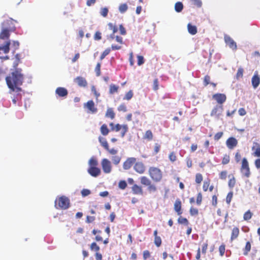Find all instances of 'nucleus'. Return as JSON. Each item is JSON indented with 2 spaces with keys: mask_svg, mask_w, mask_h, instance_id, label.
I'll list each match as a JSON object with an SVG mask.
<instances>
[{
  "mask_svg": "<svg viewBox=\"0 0 260 260\" xmlns=\"http://www.w3.org/2000/svg\"><path fill=\"white\" fill-rule=\"evenodd\" d=\"M55 92L59 96L64 97L67 95L68 90L63 87H58L56 89Z\"/></svg>",
  "mask_w": 260,
  "mask_h": 260,
  "instance_id": "15",
  "label": "nucleus"
},
{
  "mask_svg": "<svg viewBox=\"0 0 260 260\" xmlns=\"http://www.w3.org/2000/svg\"><path fill=\"white\" fill-rule=\"evenodd\" d=\"M250 249H251L250 243L249 242H247L246 243V246H245V247L244 249V254L245 255H247L248 252L250 250Z\"/></svg>",
  "mask_w": 260,
  "mask_h": 260,
  "instance_id": "32",
  "label": "nucleus"
},
{
  "mask_svg": "<svg viewBox=\"0 0 260 260\" xmlns=\"http://www.w3.org/2000/svg\"><path fill=\"white\" fill-rule=\"evenodd\" d=\"M75 81L80 86L85 87L87 84L85 79L82 77H77L75 79Z\"/></svg>",
  "mask_w": 260,
  "mask_h": 260,
  "instance_id": "17",
  "label": "nucleus"
},
{
  "mask_svg": "<svg viewBox=\"0 0 260 260\" xmlns=\"http://www.w3.org/2000/svg\"><path fill=\"white\" fill-rule=\"evenodd\" d=\"M223 133L222 132H219L217 133L215 136H214V139L216 141H218L219 140L222 136Z\"/></svg>",
  "mask_w": 260,
  "mask_h": 260,
  "instance_id": "56",
  "label": "nucleus"
},
{
  "mask_svg": "<svg viewBox=\"0 0 260 260\" xmlns=\"http://www.w3.org/2000/svg\"><path fill=\"white\" fill-rule=\"evenodd\" d=\"M224 39L225 43L233 50L237 49L236 43L228 35H224Z\"/></svg>",
  "mask_w": 260,
  "mask_h": 260,
  "instance_id": "7",
  "label": "nucleus"
},
{
  "mask_svg": "<svg viewBox=\"0 0 260 260\" xmlns=\"http://www.w3.org/2000/svg\"><path fill=\"white\" fill-rule=\"evenodd\" d=\"M122 131L121 132V137L123 138L125 136V133L128 131V126L126 124L122 125Z\"/></svg>",
  "mask_w": 260,
  "mask_h": 260,
  "instance_id": "36",
  "label": "nucleus"
},
{
  "mask_svg": "<svg viewBox=\"0 0 260 260\" xmlns=\"http://www.w3.org/2000/svg\"><path fill=\"white\" fill-rule=\"evenodd\" d=\"M144 138L149 140H151L153 138V134L151 131L150 130L147 131L145 133Z\"/></svg>",
  "mask_w": 260,
  "mask_h": 260,
  "instance_id": "31",
  "label": "nucleus"
},
{
  "mask_svg": "<svg viewBox=\"0 0 260 260\" xmlns=\"http://www.w3.org/2000/svg\"><path fill=\"white\" fill-rule=\"evenodd\" d=\"M89 167H95L98 165L97 160L93 157H91L88 161Z\"/></svg>",
  "mask_w": 260,
  "mask_h": 260,
  "instance_id": "24",
  "label": "nucleus"
},
{
  "mask_svg": "<svg viewBox=\"0 0 260 260\" xmlns=\"http://www.w3.org/2000/svg\"><path fill=\"white\" fill-rule=\"evenodd\" d=\"M150 256V254L148 250H145L143 251V258L144 259L148 258Z\"/></svg>",
  "mask_w": 260,
  "mask_h": 260,
  "instance_id": "57",
  "label": "nucleus"
},
{
  "mask_svg": "<svg viewBox=\"0 0 260 260\" xmlns=\"http://www.w3.org/2000/svg\"><path fill=\"white\" fill-rule=\"evenodd\" d=\"M202 201V196L201 193H199L198 194L197 198V204L198 205H200Z\"/></svg>",
  "mask_w": 260,
  "mask_h": 260,
  "instance_id": "51",
  "label": "nucleus"
},
{
  "mask_svg": "<svg viewBox=\"0 0 260 260\" xmlns=\"http://www.w3.org/2000/svg\"><path fill=\"white\" fill-rule=\"evenodd\" d=\"M122 128V125L119 124H117L114 127L112 128V130H115L116 132H118Z\"/></svg>",
  "mask_w": 260,
  "mask_h": 260,
  "instance_id": "64",
  "label": "nucleus"
},
{
  "mask_svg": "<svg viewBox=\"0 0 260 260\" xmlns=\"http://www.w3.org/2000/svg\"><path fill=\"white\" fill-rule=\"evenodd\" d=\"M111 159L114 165H117L121 160V157L119 156L115 155L112 156Z\"/></svg>",
  "mask_w": 260,
  "mask_h": 260,
  "instance_id": "30",
  "label": "nucleus"
},
{
  "mask_svg": "<svg viewBox=\"0 0 260 260\" xmlns=\"http://www.w3.org/2000/svg\"><path fill=\"white\" fill-rule=\"evenodd\" d=\"M109 132V131L107 127V126L105 124L102 125L101 127V132L102 135L104 136H106L108 134Z\"/></svg>",
  "mask_w": 260,
  "mask_h": 260,
  "instance_id": "26",
  "label": "nucleus"
},
{
  "mask_svg": "<svg viewBox=\"0 0 260 260\" xmlns=\"http://www.w3.org/2000/svg\"><path fill=\"white\" fill-rule=\"evenodd\" d=\"M243 69L241 68L238 69L237 73V77L238 78L242 77L243 76Z\"/></svg>",
  "mask_w": 260,
  "mask_h": 260,
  "instance_id": "52",
  "label": "nucleus"
},
{
  "mask_svg": "<svg viewBox=\"0 0 260 260\" xmlns=\"http://www.w3.org/2000/svg\"><path fill=\"white\" fill-rule=\"evenodd\" d=\"M88 173L92 176L96 177L99 176L101 174V170L95 167H89L87 170Z\"/></svg>",
  "mask_w": 260,
  "mask_h": 260,
  "instance_id": "11",
  "label": "nucleus"
},
{
  "mask_svg": "<svg viewBox=\"0 0 260 260\" xmlns=\"http://www.w3.org/2000/svg\"><path fill=\"white\" fill-rule=\"evenodd\" d=\"M99 141L100 142V143L101 144V145L106 149V150H108V144L105 138H103V137H100L99 138Z\"/></svg>",
  "mask_w": 260,
  "mask_h": 260,
  "instance_id": "23",
  "label": "nucleus"
},
{
  "mask_svg": "<svg viewBox=\"0 0 260 260\" xmlns=\"http://www.w3.org/2000/svg\"><path fill=\"white\" fill-rule=\"evenodd\" d=\"M94 219H95V217L87 216L86 217V221L87 223H90V222H92L93 221H94Z\"/></svg>",
  "mask_w": 260,
  "mask_h": 260,
  "instance_id": "62",
  "label": "nucleus"
},
{
  "mask_svg": "<svg viewBox=\"0 0 260 260\" xmlns=\"http://www.w3.org/2000/svg\"><path fill=\"white\" fill-rule=\"evenodd\" d=\"M241 172L245 177L248 178L250 175V169L249 167L248 162L246 158L242 159Z\"/></svg>",
  "mask_w": 260,
  "mask_h": 260,
  "instance_id": "5",
  "label": "nucleus"
},
{
  "mask_svg": "<svg viewBox=\"0 0 260 260\" xmlns=\"http://www.w3.org/2000/svg\"><path fill=\"white\" fill-rule=\"evenodd\" d=\"M237 140L233 137L229 138L226 142L227 147L230 149H233L237 146Z\"/></svg>",
  "mask_w": 260,
  "mask_h": 260,
  "instance_id": "12",
  "label": "nucleus"
},
{
  "mask_svg": "<svg viewBox=\"0 0 260 260\" xmlns=\"http://www.w3.org/2000/svg\"><path fill=\"white\" fill-rule=\"evenodd\" d=\"M223 111V107L221 105H216L212 110L211 113V116H214L217 118L221 115Z\"/></svg>",
  "mask_w": 260,
  "mask_h": 260,
  "instance_id": "8",
  "label": "nucleus"
},
{
  "mask_svg": "<svg viewBox=\"0 0 260 260\" xmlns=\"http://www.w3.org/2000/svg\"><path fill=\"white\" fill-rule=\"evenodd\" d=\"M111 50L110 48L106 49L101 55L100 58L101 60L103 59L107 55H108Z\"/></svg>",
  "mask_w": 260,
  "mask_h": 260,
  "instance_id": "37",
  "label": "nucleus"
},
{
  "mask_svg": "<svg viewBox=\"0 0 260 260\" xmlns=\"http://www.w3.org/2000/svg\"><path fill=\"white\" fill-rule=\"evenodd\" d=\"M209 186V182L208 181H205L204 182V184H203V190L205 191H206L208 190Z\"/></svg>",
  "mask_w": 260,
  "mask_h": 260,
  "instance_id": "60",
  "label": "nucleus"
},
{
  "mask_svg": "<svg viewBox=\"0 0 260 260\" xmlns=\"http://www.w3.org/2000/svg\"><path fill=\"white\" fill-rule=\"evenodd\" d=\"M108 13V9L107 8H102L100 11V14L104 17H106Z\"/></svg>",
  "mask_w": 260,
  "mask_h": 260,
  "instance_id": "33",
  "label": "nucleus"
},
{
  "mask_svg": "<svg viewBox=\"0 0 260 260\" xmlns=\"http://www.w3.org/2000/svg\"><path fill=\"white\" fill-rule=\"evenodd\" d=\"M176 155H175V154L173 152L171 153L169 155V158H170V160L172 161H174L176 160Z\"/></svg>",
  "mask_w": 260,
  "mask_h": 260,
  "instance_id": "63",
  "label": "nucleus"
},
{
  "mask_svg": "<svg viewBox=\"0 0 260 260\" xmlns=\"http://www.w3.org/2000/svg\"><path fill=\"white\" fill-rule=\"evenodd\" d=\"M132 190L135 194H142V189L141 187L135 184L132 187Z\"/></svg>",
  "mask_w": 260,
  "mask_h": 260,
  "instance_id": "22",
  "label": "nucleus"
},
{
  "mask_svg": "<svg viewBox=\"0 0 260 260\" xmlns=\"http://www.w3.org/2000/svg\"><path fill=\"white\" fill-rule=\"evenodd\" d=\"M227 172L226 171H222L220 174V178L221 179H225L226 178Z\"/></svg>",
  "mask_w": 260,
  "mask_h": 260,
  "instance_id": "58",
  "label": "nucleus"
},
{
  "mask_svg": "<svg viewBox=\"0 0 260 260\" xmlns=\"http://www.w3.org/2000/svg\"><path fill=\"white\" fill-rule=\"evenodd\" d=\"M118 110L119 111H123V112H126V107L124 105L122 104V105H120L118 107Z\"/></svg>",
  "mask_w": 260,
  "mask_h": 260,
  "instance_id": "59",
  "label": "nucleus"
},
{
  "mask_svg": "<svg viewBox=\"0 0 260 260\" xmlns=\"http://www.w3.org/2000/svg\"><path fill=\"white\" fill-rule=\"evenodd\" d=\"M101 166L104 173H110L112 171V164L111 161L107 158H103L101 161Z\"/></svg>",
  "mask_w": 260,
  "mask_h": 260,
  "instance_id": "6",
  "label": "nucleus"
},
{
  "mask_svg": "<svg viewBox=\"0 0 260 260\" xmlns=\"http://www.w3.org/2000/svg\"><path fill=\"white\" fill-rule=\"evenodd\" d=\"M203 180V177L201 174H197L196 176V182L200 183Z\"/></svg>",
  "mask_w": 260,
  "mask_h": 260,
  "instance_id": "43",
  "label": "nucleus"
},
{
  "mask_svg": "<svg viewBox=\"0 0 260 260\" xmlns=\"http://www.w3.org/2000/svg\"><path fill=\"white\" fill-rule=\"evenodd\" d=\"M149 174L155 182H159L162 178V173L160 170L156 167H150L149 169Z\"/></svg>",
  "mask_w": 260,
  "mask_h": 260,
  "instance_id": "3",
  "label": "nucleus"
},
{
  "mask_svg": "<svg viewBox=\"0 0 260 260\" xmlns=\"http://www.w3.org/2000/svg\"><path fill=\"white\" fill-rule=\"evenodd\" d=\"M91 193L90 191L87 189H83L81 191V194L83 197H86L90 194Z\"/></svg>",
  "mask_w": 260,
  "mask_h": 260,
  "instance_id": "47",
  "label": "nucleus"
},
{
  "mask_svg": "<svg viewBox=\"0 0 260 260\" xmlns=\"http://www.w3.org/2000/svg\"><path fill=\"white\" fill-rule=\"evenodd\" d=\"M108 26H109V29H110L111 30H112L113 34H115L116 32H117V27L115 25H113L112 23H109Z\"/></svg>",
  "mask_w": 260,
  "mask_h": 260,
  "instance_id": "45",
  "label": "nucleus"
},
{
  "mask_svg": "<svg viewBox=\"0 0 260 260\" xmlns=\"http://www.w3.org/2000/svg\"><path fill=\"white\" fill-rule=\"evenodd\" d=\"M148 190L150 192H154L156 190V187L154 184H152L151 183L150 185L148 186Z\"/></svg>",
  "mask_w": 260,
  "mask_h": 260,
  "instance_id": "49",
  "label": "nucleus"
},
{
  "mask_svg": "<svg viewBox=\"0 0 260 260\" xmlns=\"http://www.w3.org/2000/svg\"><path fill=\"white\" fill-rule=\"evenodd\" d=\"M178 222L180 224H184L186 225L188 224V221L185 218L180 217L178 219Z\"/></svg>",
  "mask_w": 260,
  "mask_h": 260,
  "instance_id": "34",
  "label": "nucleus"
},
{
  "mask_svg": "<svg viewBox=\"0 0 260 260\" xmlns=\"http://www.w3.org/2000/svg\"><path fill=\"white\" fill-rule=\"evenodd\" d=\"M141 183L145 185V186H148L150 185V183H151V181L149 179H148L147 177L145 176H143L141 177L140 178Z\"/></svg>",
  "mask_w": 260,
  "mask_h": 260,
  "instance_id": "21",
  "label": "nucleus"
},
{
  "mask_svg": "<svg viewBox=\"0 0 260 260\" xmlns=\"http://www.w3.org/2000/svg\"><path fill=\"white\" fill-rule=\"evenodd\" d=\"M106 116L107 117H110L112 119H114L115 117V113L113 112V110L111 108H109L107 109V111L106 113Z\"/></svg>",
  "mask_w": 260,
  "mask_h": 260,
  "instance_id": "25",
  "label": "nucleus"
},
{
  "mask_svg": "<svg viewBox=\"0 0 260 260\" xmlns=\"http://www.w3.org/2000/svg\"><path fill=\"white\" fill-rule=\"evenodd\" d=\"M239 229L237 227L234 228L232 230L231 240L232 241H233V240L237 238L239 235Z\"/></svg>",
  "mask_w": 260,
  "mask_h": 260,
  "instance_id": "20",
  "label": "nucleus"
},
{
  "mask_svg": "<svg viewBox=\"0 0 260 260\" xmlns=\"http://www.w3.org/2000/svg\"><path fill=\"white\" fill-rule=\"evenodd\" d=\"M119 30L120 31V34L122 35H125L126 34V30L124 27L123 26V25L121 24L119 25Z\"/></svg>",
  "mask_w": 260,
  "mask_h": 260,
  "instance_id": "61",
  "label": "nucleus"
},
{
  "mask_svg": "<svg viewBox=\"0 0 260 260\" xmlns=\"http://www.w3.org/2000/svg\"><path fill=\"white\" fill-rule=\"evenodd\" d=\"M183 8V5L181 2H177L175 5V10L177 12H180Z\"/></svg>",
  "mask_w": 260,
  "mask_h": 260,
  "instance_id": "27",
  "label": "nucleus"
},
{
  "mask_svg": "<svg viewBox=\"0 0 260 260\" xmlns=\"http://www.w3.org/2000/svg\"><path fill=\"white\" fill-rule=\"evenodd\" d=\"M219 250L221 256H223L225 252V246L224 245H221L219 248Z\"/></svg>",
  "mask_w": 260,
  "mask_h": 260,
  "instance_id": "53",
  "label": "nucleus"
},
{
  "mask_svg": "<svg viewBox=\"0 0 260 260\" xmlns=\"http://www.w3.org/2000/svg\"><path fill=\"white\" fill-rule=\"evenodd\" d=\"M236 180L234 177H232L229 181V186L230 188H233L235 185Z\"/></svg>",
  "mask_w": 260,
  "mask_h": 260,
  "instance_id": "38",
  "label": "nucleus"
},
{
  "mask_svg": "<svg viewBox=\"0 0 260 260\" xmlns=\"http://www.w3.org/2000/svg\"><path fill=\"white\" fill-rule=\"evenodd\" d=\"M118 185L120 188L124 189L126 188L127 184L125 181H120Z\"/></svg>",
  "mask_w": 260,
  "mask_h": 260,
  "instance_id": "46",
  "label": "nucleus"
},
{
  "mask_svg": "<svg viewBox=\"0 0 260 260\" xmlns=\"http://www.w3.org/2000/svg\"><path fill=\"white\" fill-rule=\"evenodd\" d=\"M92 113L97 112V109L94 107V103L92 101H89L85 106Z\"/></svg>",
  "mask_w": 260,
  "mask_h": 260,
  "instance_id": "14",
  "label": "nucleus"
},
{
  "mask_svg": "<svg viewBox=\"0 0 260 260\" xmlns=\"http://www.w3.org/2000/svg\"><path fill=\"white\" fill-rule=\"evenodd\" d=\"M69 200L67 198L62 196L59 198L58 200H56L55 206L57 209L59 208L62 209H66L69 208Z\"/></svg>",
  "mask_w": 260,
  "mask_h": 260,
  "instance_id": "4",
  "label": "nucleus"
},
{
  "mask_svg": "<svg viewBox=\"0 0 260 260\" xmlns=\"http://www.w3.org/2000/svg\"><path fill=\"white\" fill-rule=\"evenodd\" d=\"M153 89L157 90L158 89V81L157 79H155L153 81Z\"/></svg>",
  "mask_w": 260,
  "mask_h": 260,
  "instance_id": "55",
  "label": "nucleus"
},
{
  "mask_svg": "<svg viewBox=\"0 0 260 260\" xmlns=\"http://www.w3.org/2000/svg\"><path fill=\"white\" fill-rule=\"evenodd\" d=\"M100 67H101V64L100 63H98L96 66V67L95 68V71L96 72V75L98 76H100Z\"/></svg>",
  "mask_w": 260,
  "mask_h": 260,
  "instance_id": "54",
  "label": "nucleus"
},
{
  "mask_svg": "<svg viewBox=\"0 0 260 260\" xmlns=\"http://www.w3.org/2000/svg\"><path fill=\"white\" fill-rule=\"evenodd\" d=\"M118 86L114 84H111L110 85L109 92L110 94H113L115 92H117L118 89Z\"/></svg>",
  "mask_w": 260,
  "mask_h": 260,
  "instance_id": "28",
  "label": "nucleus"
},
{
  "mask_svg": "<svg viewBox=\"0 0 260 260\" xmlns=\"http://www.w3.org/2000/svg\"><path fill=\"white\" fill-rule=\"evenodd\" d=\"M136 158L135 157H129L124 162L123 168L124 170L129 169L132 165L135 163Z\"/></svg>",
  "mask_w": 260,
  "mask_h": 260,
  "instance_id": "10",
  "label": "nucleus"
},
{
  "mask_svg": "<svg viewBox=\"0 0 260 260\" xmlns=\"http://www.w3.org/2000/svg\"><path fill=\"white\" fill-rule=\"evenodd\" d=\"M230 161V157L229 155H225L223 158L222 163L223 165L227 164Z\"/></svg>",
  "mask_w": 260,
  "mask_h": 260,
  "instance_id": "50",
  "label": "nucleus"
},
{
  "mask_svg": "<svg viewBox=\"0 0 260 260\" xmlns=\"http://www.w3.org/2000/svg\"><path fill=\"white\" fill-rule=\"evenodd\" d=\"M90 248L92 250H94L96 251H98L100 250L99 246L95 242H93L91 244Z\"/></svg>",
  "mask_w": 260,
  "mask_h": 260,
  "instance_id": "41",
  "label": "nucleus"
},
{
  "mask_svg": "<svg viewBox=\"0 0 260 260\" xmlns=\"http://www.w3.org/2000/svg\"><path fill=\"white\" fill-rule=\"evenodd\" d=\"M189 212L192 216L197 215L198 214V210L196 208L191 207L190 209Z\"/></svg>",
  "mask_w": 260,
  "mask_h": 260,
  "instance_id": "44",
  "label": "nucleus"
},
{
  "mask_svg": "<svg viewBox=\"0 0 260 260\" xmlns=\"http://www.w3.org/2000/svg\"><path fill=\"white\" fill-rule=\"evenodd\" d=\"M154 243L157 247H159L161 244V240L160 237H155Z\"/></svg>",
  "mask_w": 260,
  "mask_h": 260,
  "instance_id": "39",
  "label": "nucleus"
},
{
  "mask_svg": "<svg viewBox=\"0 0 260 260\" xmlns=\"http://www.w3.org/2000/svg\"><path fill=\"white\" fill-rule=\"evenodd\" d=\"M213 98L218 103L222 104L226 100V96L224 94L217 93L213 95Z\"/></svg>",
  "mask_w": 260,
  "mask_h": 260,
  "instance_id": "13",
  "label": "nucleus"
},
{
  "mask_svg": "<svg viewBox=\"0 0 260 260\" xmlns=\"http://www.w3.org/2000/svg\"><path fill=\"white\" fill-rule=\"evenodd\" d=\"M11 23V20H6L1 24L0 39L7 40V41L4 45L0 46V51H2L5 53H8L10 50V41L9 40L10 35V32L13 31V29L10 27Z\"/></svg>",
  "mask_w": 260,
  "mask_h": 260,
  "instance_id": "2",
  "label": "nucleus"
},
{
  "mask_svg": "<svg viewBox=\"0 0 260 260\" xmlns=\"http://www.w3.org/2000/svg\"><path fill=\"white\" fill-rule=\"evenodd\" d=\"M233 192H230L228 194L226 198V202L228 204H230L232 199L233 198Z\"/></svg>",
  "mask_w": 260,
  "mask_h": 260,
  "instance_id": "42",
  "label": "nucleus"
},
{
  "mask_svg": "<svg viewBox=\"0 0 260 260\" xmlns=\"http://www.w3.org/2000/svg\"><path fill=\"white\" fill-rule=\"evenodd\" d=\"M134 169L137 173L143 174L145 171L146 167L142 162H137L135 163Z\"/></svg>",
  "mask_w": 260,
  "mask_h": 260,
  "instance_id": "9",
  "label": "nucleus"
},
{
  "mask_svg": "<svg viewBox=\"0 0 260 260\" xmlns=\"http://www.w3.org/2000/svg\"><path fill=\"white\" fill-rule=\"evenodd\" d=\"M138 58V66H141L144 63V57L142 56L141 55H138L137 56Z\"/></svg>",
  "mask_w": 260,
  "mask_h": 260,
  "instance_id": "40",
  "label": "nucleus"
},
{
  "mask_svg": "<svg viewBox=\"0 0 260 260\" xmlns=\"http://www.w3.org/2000/svg\"><path fill=\"white\" fill-rule=\"evenodd\" d=\"M20 69H16L6 77V80L9 88L12 91L18 92L21 90L19 86L21 85L24 80V76Z\"/></svg>",
  "mask_w": 260,
  "mask_h": 260,
  "instance_id": "1",
  "label": "nucleus"
},
{
  "mask_svg": "<svg viewBox=\"0 0 260 260\" xmlns=\"http://www.w3.org/2000/svg\"><path fill=\"white\" fill-rule=\"evenodd\" d=\"M133 93L132 90L129 91L125 95L124 99L129 100L133 97Z\"/></svg>",
  "mask_w": 260,
  "mask_h": 260,
  "instance_id": "48",
  "label": "nucleus"
},
{
  "mask_svg": "<svg viewBox=\"0 0 260 260\" xmlns=\"http://www.w3.org/2000/svg\"><path fill=\"white\" fill-rule=\"evenodd\" d=\"M128 7L126 4H121L119 7V11L121 13H124L127 10Z\"/></svg>",
  "mask_w": 260,
  "mask_h": 260,
  "instance_id": "29",
  "label": "nucleus"
},
{
  "mask_svg": "<svg viewBox=\"0 0 260 260\" xmlns=\"http://www.w3.org/2000/svg\"><path fill=\"white\" fill-rule=\"evenodd\" d=\"M252 85L254 88H256L259 84L260 79L257 74H255L251 80Z\"/></svg>",
  "mask_w": 260,
  "mask_h": 260,
  "instance_id": "16",
  "label": "nucleus"
},
{
  "mask_svg": "<svg viewBox=\"0 0 260 260\" xmlns=\"http://www.w3.org/2000/svg\"><path fill=\"white\" fill-rule=\"evenodd\" d=\"M181 201L178 199L176 200L174 204V210L176 212H177L178 215L181 214L182 212H181Z\"/></svg>",
  "mask_w": 260,
  "mask_h": 260,
  "instance_id": "18",
  "label": "nucleus"
},
{
  "mask_svg": "<svg viewBox=\"0 0 260 260\" xmlns=\"http://www.w3.org/2000/svg\"><path fill=\"white\" fill-rule=\"evenodd\" d=\"M251 217L252 213L249 210H248L244 214L243 218L245 220H248L250 219L251 218Z\"/></svg>",
  "mask_w": 260,
  "mask_h": 260,
  "instance_id": "35",
  "label": "nucleus"
},
{
  "mask_svg": "<svg viewBox=\"0 0 260 260\" xmlns=\"http://www.w3.org/2000/svg\"><path fill=\"white\" fill-rule=\"evenodd\" d=\"M187 29L189 34L194 35L197 32V28L195 25H192L190 23L187 25Z\"/></svg>",
  "mask_w": 260,
  "mask_h": 260,
  "instance_id": "19",
  "label": "nucleus"
}]
</instances>
